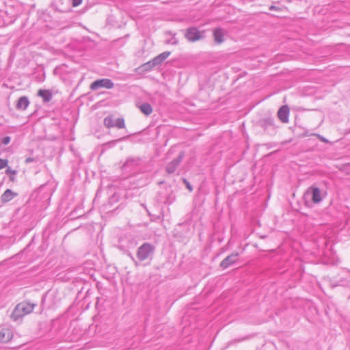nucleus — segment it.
Segmentation results:
<instances>
[{
    "label": "nucleus",
    "instance_id": "1",
    "mask_svg": "<svg viewBox=\"0 0 350 350\" xmlns=\"http://www.w3.org/2000/svg\"><path fill=\"white\" fill-rule=\"evenodd\" d=\"M154 251L155 247L152 244L145 242L137 250L136 257L137 260H135L131 254H130V256L134 262L135 265L138 266L139 262L151 260L153 258Z\"/></svg>",
    "mask_w": 350,
    "mask_h": 350
},
{
    "label": "nucleus",
    "instance_id": "2",
    "mask_svg": "<svg viewBox=\"0 0 350 350\" xmlns=\"http://www.w3.org/2000/svg\"><path fill=\"white\" fill-rule=\"evenodd\" d=\"M36 304L29 302L23 301L18 304L12 311L10 318L14 321H17L22 319L25 315L31 313Z\"/></svg>",
    "mask_w": 350,
    "mask_h": 350
},
{
    "label": "nucleus",
    "instance_id": "3",
    "mask_svg": "<svg viewBox=\"0 0 350 350\" xmlns=\"http://www.w3.org/2000/svg\"><path fill=\"white\" fill-rule=\"evenodd\" d=\"M157 198L159 203L170 204L174 201L175 196L171 187H167L158 193Z\"/></svg>",
    "mask_w": 350,
    "mask_h": 350
},
{
    "label": "nucleus",
    "instance_id": "4",
    "mask_svg": "<svg viewBox=\"0 0 350 350\" xmlns=\"http://www.w3.org/2000/svg\"><path fill=\"white\" fill-rule=\"evenodd\" d=\"M184 35L185 38L191 42H194L204 38V31H200L195 27L186 29Z\"/></svg>",
    "mask_w": 350,
    "mask_h": 350
},
{
    "label": "nucleus",
    "instance_id": "5",
    "mask_svg": "<svg viewBox=\"0 0 350 350\" xmlns=\"http://www.w3.org/2000/svg\"><path fill=\"white\" fill-rule=\"evenodd\" d=\"M141 158L138 157H129L122 166V170L126 173L132 172L133 170H136L141 165Z\"/></svg>",
    "mask_w": 350,
    "mask_h": 350
},
{
    "label": "nucleus",
    "instance_id": "6",
    "mask_svg": "<svg viewBox=\"0 0 350 350\" xmlns=\"http://www.w3.org/2000/svg\"><path fill=\"white\" fill-rule=\"evenodd\" d=\"M103 124L108 129L113 127L123 129L125 127L124 119L123 118L115 119L112 115L106 116L103 120Z\"/></svg>",
    "mask_w": 350,
    "mask_h": 350
},
{
    "label": "nucleus",
    "instance_id": "7",
    "mask_svg": "<svg viewBox=\"0 0 350 350\" xmlns=\"http://www.w3.org/2000/svg\"><path fill=\"white\" fill-rule=\"evenodd\" d=\"M257 124L265 132L269 134L272 135L275 132L274 119L272 117L262 118L258 120Z\"/></svg>",
    "mask_w": 350,
    "mask_h": 350
},
{
    "label": "nucleus",
    "instance_id": "8",
    "mask_svg": "<svg viewBox=\"0 0 350 350\" xmlns=\"http://www.w3.org/2000/svg\"><path fill=\"white\" fill-rule=\"evenodd\" d=\"M114 86L113 81L109 79H98L92 82L90 85V89L96 90L100 88H105L107 89H111Z\"/></svg>",
    "mask_w": 350,
    "mask_h": 350
},
{
    "label": "nucleus",
    "instance_id": "9",
    "mask_svg": "<svg viewBox=\"0 0 350 350\" xmlns=\"http://www.w3.org/2000/svg\"><path fill=\"white\" fill-rule=\"evenodd\" d=\"M51 6L59 12L70 11V0H53Z\"/></svg>",
    "mask_w": 350,
    "mask_h": 350
},
{
    "label": "nucleus",
    "instance_id": "10",
    "mask_svg": "<svg viewBox=\"0 0 350 350\" xmlns=\"http://www.w3.org/2000/svg\"><path fill=\"white\" fill-rule=\"evenodd\" d=\"M184 155H185L184 152H180L176 158L173 159L169 163H167V165L165 167V171L167 172V174H173L176 170L178 166L182 162Z\"/></svg>",
    "mask_w": 350,
    "mask_h": 350
},
{
    "label": "nucleus",
    "instance_id": "11",
    "mask_svg": "<svg viewBox=\"0 0 350 350\" xmlns=\"http://www.w3.org/2000/svg\"><path fill=\"white\" fill-rule=\"evenodd\" d=\"M239 259V253L234 252L226 257L220 263V267L225 269L233 265Z\"/></svg>",
    "mask_w": 350,
    "mask_h": 350
},
{
    "label": "nucleus",
    "instance_id": "12",
    "mask_svg": "<svg viewBox=\"0 0 350 350\" xmlns=\"http://www.w3.org/2000/svg\"><path fill=\"white\" fill-rule=\"evenodd\" d=\"M290 110L287 105L282 106L278 111V117L283 123H288L289 121Z\"/></svg>",
    "mask_w": 350,
    "mask_h": 350
},
{
    "label": "nucleus",
    "instance_id": "13",
    "mask_svg": "<svg viewBox=\"0 0 350 350\" xmlns=\"http://www.w3.org/2000/svg\"><path fill=\"white\" fill-rule=\"evenodd\" d=\"M154 61H155L154 58H153L152 59L150 60L149 62H148L145 64H143L142 65H141L140 66L137 67L135 69L136 72L141 73V72H146L151 70L154 67L159 66L157 64V62H154Z\"/></svg>",
    "mask_w": 350,
    "mask_h": 350
},
{
    "label": "nucleus",
    "instance_id": "14",
    "mask_svg": "<svg viewBox=\"0 0 350 350\" xmlns=\"http://www.w3.org/2000/svg\"><path fill=\"white\" fill-rule=\"evenodd\" d=\"M13 332L10 329L2 328L0 330V342L6 343L12 340Z\"/></svg>",
    "mask_w": 350,
    "mask_h": 350
},
{
    "label": "nucleus",
    "instance_id": "15",
    "mask_svg": "<svg viewBox=\"0 0 350 350\" xmlns=\"http://www.w3.org/2000/svg\"><path fill=\"white\" fill-rule=\"evenodd\" d=\"M224 29L220 27L213 29L214 40L217 44H221L224 42Z\"/></svg>",
    "mask_w": 350,
    "mask_h": 350
},
{
    "label": "nucleus",
    "instance_id": "16",
    "mask_svg": "<svg viewBox=\"0 0 350 350\" xmlns=\"http://www.w3.org/2000/svg\"><path fill=\"white\" fill-rule=\"evenodd\" d=\"M18 193L12 191L11 189H6L1 196V201L3 203H6L12 200L14 197L17 196Z\"/></svg>",
    "mask_w": 350,
    "mask_h": 350
},
{
    "label": "nucleus",
    "instance_id": "17",
    "mask_svg": "<svg viewBox=\"0 0 350 350\" xmlns=\"http://www.w3.org/2000/svg\"><path fill=\"white\" fill-rule=\"evenodd\" d=\"M29 105V100L27 96L20 97L16 102V108L18 110H25Z\"/></svg>",
    "mask_w": 350,
    "mask_h": 350
},
{
    "label": "nucleus",
    "instance_id": "18",
    "mask_svg": "<svg viewBox=\"0 0 350 350\" xmlns=\"http://www.w3.org/2000/svg\"><path fill=\"white\" fill-rule=\"evenodd\" d=\"M38 95L42 98L44 103L51 101L53 97L52 92L49 90H39Z\"/></svg>",
    "mask_w": 350,
    "mask_h": 350
},
{
    "label": "nucleus",
    "instance_id": "19",
    "mask_svg": "<svg viewBox=\"0 0 350 350\" xmlns=\"http://www.w3.org/2000/svg\"><path fill=\"white\" fill-rule=\"evenodd\" d=\"M311 190L312 200L314 203H319L321 201V190L318 187H312L309 189Z\"/></svg>",
    "mask_w": 350,
    "mask_h": 350
},
{
    "label": "nucleus",
    "instance_id": "20",
    "mask_svg": "<svg viewBox=\"0 0 350 350\" xmlns=\"http://www.w3.org/2000/svg\"><path fill=\"white\" fill-rule=\"evenodd\" d=\"M139 109L141 110V111L146 115V116H148L150 115L152 112V106L148 103H142L140 106H139Z\"/></svg>",
    "mask_w": 350,
    "mask_h": 350
},
{
    "label": "nucleus",
    "instance_id": "21",
    "mask_svg": "<svg viewBox=\"0 0 350 350\" xmlns=\"http://www.w3.org/2000/svg\"><path fill=\"white\" fill-rule=\"evenodd\" d=\"M170 55V51L163 52L157 57H154L155 60L154 62H157V64L159 66L164 60H165L169 57Z\"/></svg>",
    "mask_w": 350,
    "mask_h": 350
},
{
    "label": "nucleus",
    "instance_id": "22",
    "mask_svg": "<svg viewBox=\"0 0 350 350\" xmlns=\"http://www.w3.org/2000/svg\"><path fill=\"white\" fill-rule=\"evenodd\" d=\"M16 172H17L16 170H12L10 167L6 169V170H5L6 174L10 175V180L12 182H14L15 180V179H16L15 176L16 174Z\"/></svg>",
    "mask_w": 350,
    "mask_h": 350
},
{
    "label": "nucleus",
    "instance_id": "23",
    "mask_svg": "<svg viewBox=\"0 0 350 350\" xmlns=\"http://www.w3.org/2000/svg\"><path fill=\"white\" fill-rule=\"evenodd\" d=\"M169 34L171 35L172 37L170 40H169L167 43L171 44L173 45H176L178 43V40L175 38L176 33H172V32H169Z\"/></svg>",
    "mask_w": 350,
    "mask_h": 350
},
{
    "label": "nucleus",
    "instance_id": "24",
    "mask_svg": "<svg viewBox=\"0 0 350 350\" xmlns=\"http://www.w3.org/2000/svg\"><path fill=\"white\" fill-rule=\"evenodd\" d=\"M8 161L4 159H0V170L3 169L8 165Z\"/></svg>",
    "mask_w": 350,
    "mask_h": 350
},
{
    "label": "nucleus",
    "instance_id": "25",
    "mask_svg": "<svg viewBox=\"0 0 350 350\" xmlns=\"http://www.w3.org/2000/svg\"><path fill=\"white\" fill-rule=\"evenodd\" d=\"M11 138L10 136L4 137L1 139V144L3 145H8L10 142Z\"/></svg>",
    "mask_w": 350,
    "mask_h": 350
},
{
    "label": "nucleus",
    "instance_id": "26",
    "mask_svg": "<svg viewBox=\"0 0 350 350\" xmlns=\"http://www.w3.org/2000/svg\"><path fill=\"white\" fill-rule=\"evenodd\" d=\"M82 3V0H72V5L77 7Z\"/></svg>",
    "mask_w": 350,
    "mask_h": 350
},
{
    "label": "nucleus",
    "instance_id": "27",
    "mask_svg": "<svg viewBox=\"0 0 350 350\" xmlns=\"http://www.w3.org/2000/svg\"><path fill=\"white\" fill-rule=\"evenodd\" d=\"M183 182L185 183L187 188L190 191H191L193 190V188L191 187V185H190V183L185 179V178H183Z\"/></svg>",
    "mask_w": 350,
    "mask_h": 350
},
{
    "label": "nucleus",
    "instance_id": "28",
    "mask_svg": "<svg viewBox=\"0 0 350 350\" xmlns=\"http://www.w3.org/2000/svg\"><path fill=\"white\" fill-rule=\"evenodd\" d=\"M35 161H36V159L34 158L27 157V158L25 159V162L26 164H28V163H30L33 162Z\"/></svg>",
    "mask_w": 350,
    "mask_h": 350
},
{
    "label": "nucleus",
    "instance_id": "29",
    "mask_svg": "<svg viewBox=\"0 0 350 350\" xmlns=\"http://www.w3.org/2000/svg\"><path fill=\"white\" fill-rule=\"evenodd\" d=\"M125 138H126V137L120 138V139H118V141L123 140V139H124ZM116 142H117V140H113V141L109 142L108 144H110V145L113 146V145H115V144H116Z\"/></svg>",
    "mask_w": 350,
    "mask_h": 350
},
{
    "label": "nucleus",
    "instance_id": "30",
    "mask_svg": "<svg viewBox=\"0 0 350 350\" xmlns=\"http://www.w3.org/2000/svg\"><path fill=\"white\" fill-rule=\"evenodd\" d=\"M279 10L280 9L278 7L275 6V5H271L269 7V10Z\"/></svg>",
    "mask_w": 350,
    "mask_h": 350
},
{
    "label": "nucleus",
    "instance_id": "31",
    "mask_svg": "<svg viewBox=\"0 0 350 350\" xmlns=\"http://www.w3.org/2000/svg\"><path fill=\"white\" fill-rule=\"evenodd\" d=\"M319 136L322 142H327V140L325 138H324L323 137H321L320 135H319Z\"/></svg>",
    "mask_w": 350,
    "mask_h": 350
}]
</instances>
